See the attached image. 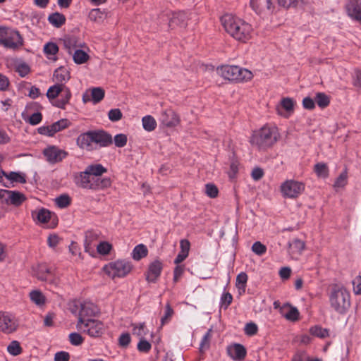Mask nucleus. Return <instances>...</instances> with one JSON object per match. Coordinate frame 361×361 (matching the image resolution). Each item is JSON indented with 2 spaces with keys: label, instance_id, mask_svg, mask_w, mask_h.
Wrapping results in <instances>:
<instances>
[{
  "label": "nucleus",
  "instance_id": "1",
  "mask_svg": "<svg viewBox=\"0 0 361 361\" xmlns=\"http://www.w3.org/2000/svg\"><path fill=\"white\" fill-rule=\"evenodd\" d=\"M225 30L235 39L245 43L252 38V25L231 14H225L221 18Z\"/></svg>",
  "mask_w": 361,
  "mask_h": 361
},
{
  "label": "nucleus",
  "instance_id": "2",
  "mask_svg": "<svg viewBox=\"0 0 361 361\" xmlns=\"http://www.w3.org/2000/svg\"><path fill=\"white\" fill-rule=\"evenodd\" d=\"M77 145L82 149L93 151L100 147H107L112 143V137L103 130H90L81 133L76 140Z\"/></svg>",
  "mask_w": 361,
  "mask_h": 361
},
{
  "label": "nucleus",
  "instance_id": "3",
  "mask_svg": "<svg viewBox=\"0 0 361 361\" xmlns=\"http://www.w3.org/2000/svg\"><path fill=\"white\" fill-rule=\"evenodd\" d=\"M329 300L330 307L339 314H345L350 307V294L341 284L331 286Z\"/></svg>",
  "mask_w": 361,
  "mask_h": 361
},
{
  "label": "nucleus",
  "instance_id": "4",
  "mask_svg": "<svg viewBox=\"0 0 361 361\" xmlns=\"http://www.w3.org/2000/svg\"><path fill=\"white\" fill-rule=\"evenodd\" d=\"M279 138L278 128L274 125L267 124L253 132L250 142L259 149H266L275 145Z\"/></svg>",
  "mask_w": 361,
  "mask_h": 361
},
{
  "label": "nucleus",
  "instance_id": "5",
  "mask_svg": "<svg viewBox=\"0 0 361 361\" xmlns=\"http://www.w3.org/2000/svg\"><path fill=\"white\" fill-rule=\"evenodd\" d=\"M217 72L224 78L236 82H247L253 77L251 71L238 66H221L217 68Z\"/></svg>",
  "mask_w": 361,
  "mask_h": 361
},
{
  "label": "nucleus",
  "instance_id": "6",
  "mask_svg": "<svg viewBox=\"0 0 361 361\" xmlns=\"http://www.w3.org/2000/svg\"><path fill=\"white\" fill-rule=\"evenodd\" d=\"M23 44V40L18 31L0 27V45L11 49H16Z\"/></svg>",
  "mask_w": 361,
  "mask_h": 361
},
{
  "label": "nucleus",
  "instance_id": "7",
  "mask_svg": "<svg viewBox=\"0 0 361 361\" xmlns=\"http://www.w3.org/2000/svg\"><path fill=\"white\" fill-rule=\"evenodd\" d=\"M103 269L105 274L112 279L121 278L130 272L132 264L126 260H117L104 266Z\"/></svg>",
  "mask_w": 361,
  "mask_h": 361
},
{
  "label": "nucleus",
  "instance_id": "8",
  "mask_svg": "<svg viewBox=\"0 0 361 361\" xmlns=\"http://www.w3.org/2000/svg\"><path fill=\"white\" fill-rule=\"evenodd\" d=\"M77 329L88 334L90 337H99L104 331V324L97 319L81 320L76 324Z\"/></svg>",
  "mask_w": 361,
  "mask_h": 361
},
{
  "label": "nucleus",
  "instance_id": "9",
  "mask_svg": "<svg viewBox=\"0 0 361 361\" xmlns=\"http://www.w3.org/2000/svg\"><path fill=\"white\" fill-rule=\"evenodd\" d=\"M305 184L295 180H288L281 185V192L284 197L295 199L305 190Z\"/></svg>",
  "mask_w": 361,
  "mask_h": 361
},
{
  "label": "nucleus",
  "instance_id": "10",
  "mask_svg": "<svg viewBox=\"0 0 361 361\" xmlns=\"http://www.w3.org/2000/svg\"><path fill=\"white\" fill-rule=\"evenodd\" d=\"M33 219L39 223L47 224L50 228H55L58 225L59 219L57 216L45 208H41L32 212Z\"/></svg>",
  "mask_w": 361,
  "mask_h": 361
},
{
  "label": "nucleus",
  "instance_id": "11",
  "mask_svg": "<svg viewBox=\"0 0 361 361\" xmlns=\"http://www.w3.org/2000/svg\"><path fill=\"white\" fill-rule=\"evenodd\" d=\"M46 160L51 164L59 163L66 159L68 152L55 145H49L43 150Z\"/></svg>",
  "mask_w": 361,
  "mask_h": 361
},
{
  "label": "nucleus",
  "instance_id": "12",
  "mask_svg": "<svg viewBox=\"0 0 361 361\" xmlns=\"http://www.w3.org/2000/svg\"><path fill=\"white\" fill-rule=\"evenodd\" d=\"M18 326L16 317L9 312L0 311V331L6 334L13 333Z\"/></svg>",
  "mask_w": 361,
  "mask_h": 361
},
{
  "label": "nucleus",
  "instance_id": "13",
  "mask_svg": "<svg viewBox=\"0 0 361 361\" xmlns=\"http://www.w3.org/2000/svg\"><path fill=\"white\" fill-rule=\"evenodd\" d=\"M26 178L25 174L20 172H6L0 166V183L6 188H10L14 183H25Z\"/></svg>",
  "mask_w": 361,
  "mask_h": 361
},
{
  "label": "nucleus",
  "instance_id": "14",
  "mask_svg": "<svg viewBox=\"0 0 361 361\" xmlns=\"http://www.w3.org/2000/svg\"><path fill=\"white\" fill-rule=\"evenodd\" d=\"M159 121L167 128H173L180 123V118L173 109H166L161 111Z\"/></svg>",
  "mask_w": 361,
  "mask_h": 361
},
{
  "label": "nucleus",
  "instance_id": "15",
  "mask_svg": "<svg viewBox=\"0 0 361 361\" xmlns=\"http://www.w3.org/2000/svg\"><path fill=\"white\" fill-rule=\"evenodd\" d=\"M70 125L67 119H61L48 126H42L38 128V132L41 135L53 136L56 133L59 132Z\"/></svg>",
  "mask_w": 361,
  "mask_h": 361
},
{
  "label": "nucleus",
  "instance_id": "16",
  "mask_svg": "<svg viewBox=\"0 0 361 361\" xmlns=\"http://www.w3.org/2000/svg\"><path fill=\"white\" fill-rule=\"evenodd\" d=\"M96 177H93L86 170L80 172L75 176V183L78 186L85 188L94 190L95 189Z\"/></svg>",
  "mask_w": 361,
  "mask_h": 361
},
{
  "label": "nucleus",
  "instance_id": "17",
  "mask_svg": "<svg viewBox=\"0 0 361 361\" xmlns=\"http://www.w3.org/2000/svg\"><path fill=\"white\" fill-rule=\"evenodd\" d=\"M163 264L159 260H154L149 265L146 274V279L148 282L155 283L161 275Z\"/></svg>",
  "mask_w": 361,
  "mask_h": 361
},
{
  "label": "nucleus",
  "instance_id": "18",
  "mask_svg": "<svg viewBox=\"0 0 361 361\" xmlns=\"http://www.w3.org/2000/svg\"><path fill=\"white\" fill-rule=\"evenodd\" d=\"M280 314L288 321L297 322L300 319V312L297 307L286 303L280 308Z\"/></svg>",
  "mask_w": 361,
  "mask_h": 361
},
{
  "label": "nucleus",
  "instance_id": "19",
  "mask_svg": "<svg viewBox=\"0 0 361 361\" xmlns=\"http://www.w3.org/2000/svg\"><path fill=\"white\" fill-rule=\"evenodd\" d=\"M295 102L289 97L283 98L276 106L277 114L284 117H288L293 111Z\"/></svg>",
  "mask_w": 361,
  "mask_h": 361
},
{
  "label": "nucleus",
  "instance_id": "20",
  "mask_svg": "<svg viewBox=\"0 0 361 361\" xmlns=\"http://www.w3.org/2000/svg\"><path fill=\"white\" fill-rule=\"evenodd\" d=\"M227 353L230 357L233 360L242 361L247 355L245 348L239 343H235L227 348Z\"/></svg>",
  "mask_w": 361,
  "mask_h": 361
},
{
  "label": "nucleus",
  "instance_id": "21",
  "mask_svg": "<svg viewBox=\"0 0 361 361\" xmlns=\"http://www.w3.org/2000/svg\"><path fill=\"white\" fill-rule=\"evenodd\" d=\"M97 312V307L90 302H84L80 305V310L78 315V321L89 320L90 317L94 316Z\"/></svg>",
  "mask_w": 361,
  "mask_h": 361
},
{
  "label": "nucleus",
  "instance_id": "22",
  "mask_svg": "<svg viewBox=\"0 0 361 361\" xmlns=\"http://www.w3.org/2000/svg\"><path fill=\"white\" fill-rule=\"evenodd\" d=\"M348 15L361 23V1L360 0H349L345 6Z\"/></svg>",
  "mask_w": 361,
  "mask_h": 361
},
{
  "label": "nucleus",
  "instance_id": "23",
  "mask_svg": "<svg viewBox=\"0 0 361 361\" xmlns=\"http://www.w3.org/2000/svg\"><path fill=\"white\" fill-rule=\"evenodd\" d=\"M6 197V204L15 207L20 206L27 199L23 193L16 190H8Z\"/></svg>",
  "mask_w": 361,
  "mask_h": 361
},
{
  "label": "nucleus",
  "instance_id": "24",
  "mask_svg": "<svg viewBox=\"0 0 361 361\" xmlns=\"http://www.w3.org/2000/svg\"><path fill=\"white\" fill-rule=\"evenodd\" d=\"M250 5L252 8L257 13H261L266 11H272V0H250Z\"/></svg>",
  "mask_w": 361,
  "mask_h": 361
},
{
  "label": "nucleus",
  "instance_id": "25",
  "mask_svg": "<svg viewBox=\"0 0 361 361\" xmlns=\"http://www.w3.org/2000/svg\"><path fill=\"white\" fill-rule=\"evenodd\" d=\"M188 15L183 11L173 13L169 20V26L173 29L176 26L185 27L188 20Z\"/></svg>",
  "mask_w": 361,
  "mask_h": 361
},
{
  "label": "nucleus",
  "instance_id": "26",
  "mask_svg": "<svg viewBox=\"0 0 361 361\" xmlns=\"http://www.w3.org/2000/svg\"><path fill=\"white\" fill-rule=\"evenodd\" d=\"M37 278L43 281L51 282L53 274L50 268L46 264H39L35 271Z\"/></svg>",
  "mask_w": 361,
  "mask_h": 361
},
{
  "label": "nucleus",
  "instance_id": "27",
  "mask_svg": "<svg viewBox=\"0 0 361 361\" xmlns=\"http://www.w3.org/2000/svg\"><path fill=\"white\" fill-rule=\"evenodd\" d=\"M72 97L71 92L68 87L65 86L64 89L61 92L59 98L53 102V105L64 109L66 106L69 103V101Z\"/></svg>",
  "mask_w": 361,
  "mask_h": 361
},
{
  "label": "nucleus",
  "instance_id": "28",
  "mask_svg": "<svg viewBox=\"0 0 361 361\" xmlns=\"http://www.w3.org/2000/svg\"><path fill=\"white\" fill-rule=\"evenodd\" d=\"M180 251L174 260V263L176 264H179L188 257L190 248V243L189 240L187 239H182L180 241Z\"/></svg>",
  "mask_w": 361,
  "mask_h": 361
},
{
  "label": "nucleus",
  "instance_id": "29",
  "mask_svg": "<svg viewBox=\"0 0 361 361\" xmlns=\"http://www.w3.org/2000/svg\"><path fill=\"white\" fill-rule=\"evenodd\" d=\"M63 47L69 54L73 52L78 47L77 38L74 36H66L61 39Z\"/></svg>",
  "mask_w": 361,
  "mask_h": 361
},
{
  "label": "nucleus",
  "instance_id": "30",
  "mask_svg": "<svg viewBox=\"0 0 361 361\" xmlns=\"http://www.w3.org/2000/svg\"><path fill=\"white\" fill-rule=\"evenodd\" d=\"M64 87L63 84H56L49 87L47 92V97L52 104L54 100L57 99V97H60Z\"/></svg>",
  "mask_w": 361,
  "mask_h": 361
},
{
  "label": "nucleus",
  "instance_id": "31",
  "mask_svg": "<svg viewBox=\"0 0 361 361\" xmlns=\"http://www.w3.org/2000/svg\"><path fill=\"white\" fill-rule=\"evenodd\" d=\"M66 17L59 12L51 13L48 17V21L56 27H61L66 23Z\"/></svg>",
  "mask_w": 361,
  "mask_h": 361
},
{
  "label": "nucleus",
  "instance_id": "32",
  "mask_svg": "<svg viewBox=\"0 0 361 361\" xmlns=\"http://www.w3.org/2000/svg\"><path fill=\"white\" fill-rule=\"evenodd\" d=\"M85 170L93 177L99 178L107 171V169L100 164H91L86 167Z\"/></svg>",
  "mask_w": 361,
  "mask_h": 361
},
{
  "label": "nucleus",
  "instance_id": "33",
  "mask_svg": "<svg viewBox=\"0 0 361 361\" xmlns=\"http://www.w3.org/2000/svg\"><path fill=\"white\" fill-rule=\"evenodd\" d=\"M148 254V250L144 244L136 245L132 252V257L137 261L145 257Z\"/></svg>",
  "mask_w": 361,
  "mask_h": 361
},
{
  "label": "nucleus",
  "instance_id": "34",
  "mask_svg": "<svg viewBox=\"0 0 361 361\" xmlns=\"http://www.w3.org/2000/svg\"><path fill=\"white\" fill-rule=\"evenodd\" d=\"M279 4L285 8H302L307 4V0H278Z\"/></svg>",
  "mask_w": 361,
  "mask_h": 361
},
{
  "label": "nucleus",
  "instance_id": "35",
  "mask_svg": "<svg viewBox=\"0 0 361 361\" xmlns=\"http://www.w3.org/2000/svg\"><path fill=\"white\" fill-rule=\"evenodd\" d=\"M30 298L32 302L38 306H42L46 302V298L43 293L37 290H32L30 293Z\"/></svg>",
  "mask_w": 361,
  "mask_h": 361
},
{
  "label": "nucleus",
  "instance_id": "36",
  "mask_svg": "<svg viewBox=\"0 0 361 361\" xmlns=\"http://www.w3.org/2000/svg\"><path fill=\"white\" fill-rule=\"evenodd\" d=\"M133 334L139 338H144L149 333L145 323L133 324Z\"/></svg>",
  "mask_w": 361,
  "mask_h": 361
},
{
  "label": "nucleus",
  "instance_id": "37",
  "mask_svg": "<svg viewBox=\"0 0 361 361\" xmlns=\"http://www.w3.org/2000/svg\"><path fill=\"white\" fill-rule=\"evenodd\" d=\"M142 123L143 128L148 132L154 130L157 127L156 120L150 115L144 116L142 119Z\"/></svg>",
  "mask_w": 361,
  "mask_h": 361
},
{
  "label": "nucleus",
  "instance_id": "38",
  "mask_svg": "<svg viewBox=\"0 0 361 361\" xmlns=\"http://www.w3.org/2000/svg\"><path fill=\"white\" fill-rule=\"evenodd\" d=\"M71 55L74 62L77 64L84 63L89 59L88 54L80 49L75 50Z\"/></svg>",
  "mask_w": 361,
  "mask_h": 361
},
{
  "label": "nucleus",
  "instance_id": "39",
  "mask_svg": "<svg viewBox=\"0 0 361 361\" xmlns=\"http://www.w3.org/2000/svg\"><path fill=\"white\" fill-rule=\"evenodd\" d=\"M247 279V275L245 272H240L237 276L235 286L238 289L240 293H241V292L245 293Z\"/></svg>",
  "mask_w": 361,
  "mask_h": 361
},
{
  "label": "nucleus",
  "instance_id": "40",
  "mask_svg": "<svg viewBox=\"0 0 361 361\" xmlns=\"http://www.w3.org/2000/svg\"><path fill=\"white\" fill-rule=\"evenodd\" d=\"M212 337V330L209 329L203 336L200 344V351L202 353H204L206 350H207L209 348Z\"/></svg>",
  "mask_w": 361,
  "mask_h": 361
},
{
  "label": "nucleus",
  "instance_id": "41",
  "mask_svg": "<svg viewBox=\"0 0 361 361\" xmlns=\"http://www.w3.org/2000/svg\"><path fill=\"white\" fill-rule=\"evenodd\" d=\"M54 78L58 82H63L69 80L70 75L66 69L60 68L54 71Z\"/></svg>",
  "mask_w": 361,
  "mask_h": 361
},
{
  "label": "nucleus",
  "instance_id": "42",
  "mask_svg": "<svg viewBox=\"0 0 361 361\" xmlns=\"http://www.w3.org/2000/svg\"><path fill=\"white\" fill-rule=\"evenodd\" d=\"M58 51L59 47L55 43L48 42L44 46V52L49 59H53Z\"/></svg>",
  "mask_w": 361,
  "mask_h": 361
},
{
  "label": "nucleus",
  "instance_id": "43",
  "mask_svg": "<svg viewBox=\"0 0 361 361\" xmlns=\"http://www.w3.org/2000/svg\"><path fill=\"white\" fill-rule=\"evenodd\" d=\"M314 171L318 177L326 178L329 176V168L324 163L315 164Z\"/></svg>",
  "mask_w": 361,
  "mask_h": 361
},
{
  "label": "nucleus",
  "instance_id": "44",
  "mask_svg": "<svg viewBox=\"0 0 361 361\" xmlns=\"http://www.w3.org/2000/svg\"><path fill=\"white\" fill-rule=\"evenodd\" d=\"M310 333L314 336L318 338H324L329 336V330L324 329L320 326H314L310 329Z\"/></svg>",
  "mask_w": 361,
  "mask_h": 361
},
{
  "label": "nucleus",
  "instance_id": "45",
  "mask_svg": "<svg viewBox=\"0 0 361 361\" xmlns=\"http://www.w3.org/2000/svg\"><path fill=\"white\" fill-rule=\"evenodd\" d=\"M314 99L317 105L322 109L326 107L330 103L329 97L323 92L317 93Z\"/></svg>",
  "mask_w": 361,
  "mask_h": 361
},
{
  "label": "nucleus",
  "instance_id": "46",
  "mask_svg": "<svg viewBox=\"0 0 361 361\" xmlns=\"http://www.w3.org/2000/svg\"><path fill=\"white\" fill-rule=\"evenodd\" d=\"M7 351L9 354L13 356H17L21 354L23 349L20 343L17 341H13L7 347Z\"/></svg>",
  "mask_w": 361,
  "mask_h": 361
},
{
  "label": "nucleus",
  "instance_id": "47",
  "mask_svg": "<svg viewBox=\"0 0 361 361\" xmlns=\"http://www.w3.org/2000/svg\"><path fill=\"white\" fill-rule=\"evenodd\" d=\"M104 90L101 87H94L91 90V97L94 104L99 103L104 97Z\"/></svg>",
  "mask_w": 361,
  "mask_h": 361
},
{
  "label": "nucleus",
  "instance_id": "48",
  "mask_svg": "<svg viewBox=\"0 0 361 361\" xmlns=\"http://www.w3.org/2000/svg\"><path fill=\"white\" fill-rule=\"evenodd\" d=\"M104 13L99 8L92 9L89 13V18L91 21L99 23L104 18Z\"/></svg>",
  "mask_w": 361,
  "mask_h": 361
},
{
  "label": "nucleus",
  "instance_id": "49",
  "mask_svg": "<svg viewBox=\"0 0 361 361\" xmlns=\"http://www.w3.org/2000/svg\"><path fill=\"white\" fill-rule=\"evenodd\" d=\"M348 183V173L347 171L342 172L338 177L336 179L334 187L336 189L344 188Z\"/></svg>",
  "mask_w": 361,
  "mask_h": 361
},
{
  "label": "nucleus",
  "instance_id": "50",
  "mask_svg": "<svg viewBox=\"0 0 361 361\" xmlns=\"http://www.w3.org/2000/svg\"><path fill=\"white\" fill-rule=\"evenodd\" d=\"M55 202L59 208H66L71 204V200L68 195H61L55 199Z\"/></svg>",
  "mask_w": 361,
  "mask_h": 361
},
{
  "label": "nucleus",
  "instance_id": "51",
  "mask_svg": "<svg viewBox=\"0 0 361 361\" xmlns=\"http://www.w3.org/2000/svg\"><path fill=\"white\" fill-rule=\"evenodd\" d=\"M112 248V246L110 243L108 242L104 241L101 242L97 246V252L102 255H107L110 252Z\"/></svg>",
  "mask_w": 361,
  "mask_h": 361
},
{
  "label": "nucleus",
  "instance_id": "52",
  "mask_svg": "<svg viewBox=\"0 0 361 361\" xmlns=\"http://www.w3.org/2000/svg\"><path fill=\"white\" fill-rule=\"evenodd\" d=\"M252 251L259 256H262L267 252V247L259 241L254 243L252 246Z\"/></svg>",
  "mask_w": 361,
  "mask_h": 361
},
{
  "label": "nucleus",
  "instance_id": "53",
  "mask_svg": "<svg viewBox=\"0 0 361 361\" xmlns=\"http://www.w3.org/2000/svg\"><path fill=\"white\" fill-rule=\"evenodd\" d=\"M173 314V310L171 308L169 304H167L166 305L164 315L161 317V325L164 326V324L169 323Z\"/></svg>",
  "mask_w": 361,
  "mask_h": 361
},
{
  "label": "nucleus",
  "instance_id": "54",
  "mask_svg": "<svg viewBox=\"0 0 361 361\" xmlns=\"http://www.w3.org/2000/svg\"><path fill=\"white\" fill-rule=\"evenodd\" d=\"M95 184L97 185L94 190L104 189L111 185V180L109 178H97Z\"/></svg>",
  "mask_w": 361,
  "mask_h": 361
},
{
  "label": "nucleus",
  "instance_id": "55",
  "mask_svg": "<svg viewBox=\"0 0 361 361\" xmlns=\"http://www.w3.org/2000/svg\"><path fill=\"white\" fill-rule=\"evenodd\" d=\"M233 300V296L229 293H224L221 297V308L227 309Z\"/></svg>",
  "mask_w": 361,
  "mask_h": 361
},
{
  "label": "nucleus",
  "instance_id": "56",
  "mask_svg": "<svg viewBox=\"0 0 361 361\" xmlns=\"http://www.w3.org/2000/svg\"><path fill=\"white\" fill-rule=\"evenodd\" d=\"M122 112L119 109H111L108 113L109 119L113 122L118 121L122 118Z\"/></svg>",
  "mask_w": 361,
  "mask_h": 361
},
{
  "label": "nucleus",
  "instance_id": "57",
  "mask_svg": "<svg viewBox=\"0 0 361 361\" xmlns=\"http://www.w3.org/2000/svg\"><path fill=\"white\" fill-rule=\"evenodd\" d=\"M205 192L211 198H214L218 195V188L214 184H207L205 185Z\"/></svg>",
  "mask_w": 361,
  "mask_h": 361
},
{
  "label": "nucleus",
  "instance_id": "58",
  "mask_svg": "<svg viewBox=\"0 0 361 361\" xmlns=\"http://www.w3.org/2000/svg\"><path fill=\"white\" fill-rule=\"evenodd\" d=\"M69 341L73 345H80L83 343V338L80 334L71 333L69 334Z\"/></svg>",
  "mask_w": 361,
  "mask_h": 361
},
{
  "label": "nucleus",
  "instance_id": "59",
  "mask_svg": "<svg viewBox=\"0 0 361 361\" xmlns=\"http://www.w3.org/2000/svg\"><path fill=\"white\" fill-rule=\"evenodd\" d=\"M127 136L124 134H118L114 137V142L116 147H123L127 143Z\"/></svg>",
  "mask_w": 361,
  "mask_h": 361
},
{
  "label": "nucleus",
  "instance_id": "60",
  "mask_svg": "<svg viewBox=\"0 0 361 361\" xmlns=\"http://www.w3.org/2000/svg\"><path fill=\"white\" fill-rule=\"evenodd\" d=\"M140 339V342L137 343L138 350L142 353H148L151 350V344L144 338Z\"/></svg>",
  "mask_w": 361,
  "mask_h": 361
},
{
  "label": "nucleus",
  "instance_id": "61",
  "mask_svg": "<svg viewBox=\"0 0 361 361\" xmlns=\"http://www.w3.org/2000/svg\"><path fill=\"white\" fill-rule=\"evenodd\" d=\"M258 327L255 323L250 322L245 325V333L248 336H254L257 333Z\"/></svg>",
  "mask_w": 361,
  "mask_h": 361
},
{
  "label": "nucleus",
  "instance_id": "62",
  "mask_svg": "<svg viewBox=\"0 0 361 361\" xmlns=\"http://www.w3.org/2000/svg\"><path fill=\"white\" fill-rule=\"evenodd\" d=\"M353 292L355 295L361 294V276H357L353 280Z\"/></svg>",
  "mask_w": 361,
  "mask_h": 361
},
{
  "label": "nucleus",
  "instance_id": "63",
  "mask_svg": "<svg viewBox=\"0 0 361 361\" xmlns=\"http://www.w3.org/2000/svg\"><path fill=\"white\" fill-rule=\"evenodd\" d=\"M60 240L61 238L58 235L51 234L47 238V244L51 247H55L59 245Z\"/></svg>",
  "mask_w": 361,
  "mask_h": 361
},
{
  "label": "nucleus",
  "instance_id": "64",
  "mask_svg": "<svg viewBox=\"0 0 361 361\" xmlns=\"http://www.w3.org/2000/svg\"><path fill=\"white\" fill-rule=\"evenodd\" d=\"M70 355L68 352L60 351L54 355V361H69Z\"/></svg>",
  "mask_w": 361,
  "mask_h": 361
}]
</instances>
